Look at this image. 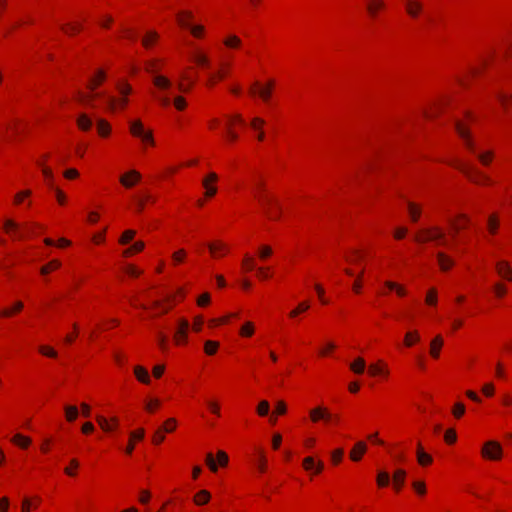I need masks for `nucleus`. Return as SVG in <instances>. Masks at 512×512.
Returning a JSON list of instances; mask_svg holds the SVG:
<instances>
[{"label":"nucleus","mask_w":512,"mask_h":512,"mask_svg":"<svg viewBox=\"0 0 512 512\" xmlns=\"http://www.w3.org/2000/svg\"><path fill=\"white\" fill-rule=\"evenodd\" d=\"M257 188L260 193L257 195V198L264 208L266 215L273 220H277L280 217L281 206L278 201L273 197L265 193L264 184L257 183Z\"/></svg>","instance_id":"nucleus-1"},{"label":"nucleus","mask_w":512,"mask_h":512,"mask_svg":"<svg viewBox=\"0 0 512 512\" xmlns=\"http://www.w3.org/2000/svg\"><path fill=\"white\" fill-rule=\"evenodd\" d=\"M455 167L459 169L470 181L476 184H485L489 183V179L487 176L483 175L480 171L475 169L470 164L457 161Z\"/></svg>","instance_id":"nucleus-2"},{"label":"nucleus","mask_w":512,"mask_h":512,"mask_svg":"<svg viewBox=\"0 0 512 512\" xmlns=\"http://www.w3.org/2000/svg\"><path fill=\"white\" fill-rule=\"evenodd\" d=\"M130 132L135 137L141 138L143 142L151 145L154 144L152 132L145 130L140 120H134L130 122Z\"/></svg>","instance_id":"nucleus-3"},{"label":"nucleus","mask_w":512,"mask_h":512,"mask_svg":"<svg viewBox=\"0 0 512 512\" xmlns=\"http://www.w3.org/2000/svg\"><path fill=\"white\" fill-rule=\"evenodd\" d=\"M482 455L490 460H499L502 456V447L496 441H488L482 448Z\"/></svg>","instance_id":"nucleus-4"},{"label":"nucleus","mask_w":512,"mask_h":512,"mask_svg":"<svg viewBox=\"0 0 512 512\" xmlns=\"http://www.w3.org/2000/svg\"><path fill=\"white\" fill-rule=\"evenodd\" d=\"M444 236L443 232L435 227L422 230L419 234L415 236V240L421 243H425L428 241L440 240Z\"/></svg>","instance_id":"nucleus-5"},{"label":"nucleus","mask_w":512,"mask_h":512,"mask_svg":"<svg viewBox=\"0 0 512 512\" xmlns=\"http://www.w3.org/2000/svg\"><path fill=\"white\" fill-rule=\"evenodd\" d=\"M455 128H456L459 136L463 139L466 147L470 151L475 152V146L471 140V137H470V134H469V131H468L466 125L462 121L457 120L455 122Z\"/></svg>","instance_id":"nucleus-6"},{"label":"nucleus","mask_w":512,"mask_h":512,"mask_svg":"<svg viewBox=\"0 0 512 512\" xmlns=\"http://www.w3.org/2000/svg\"><path fill=\"white\" fill-rule=\"evenodd\" d=\"M141 179V174L136 170H131L120 177V183L125 188H131Z\"/></svg>","instance_id":"nucleus-7"},{"label":"nucleus","mask_w":512,"mask_h":512,"mask_svg":"<svg viewBox=\"0 0 512 512\" xmlns=\"http://www.w3.org/2000/svg\"><path fill=\"white\" fill-rule=\"evenodd\" d=\"M4 229L7 233L11 234L14 238L22 239L24 234L20 231L19 225L12 219L4 220Z\"/></svg>","instance_id":"nucleus-8"},{"label":"nucleus","mask_w":512,"mask_h":512,"mask_svg":"<svg viewBox=\"0 0 512 512\" xmlns=\"http://www.w3.org/2000/svg\"><path fill=\"white\" fill-rule=\"evenodd\" d=\"M189 328V323L185 319H181L179 322V327L175 332V340L178 344L181 342H185L187 340V331Z\"/></svg>","instance_id":"nucleus-9"},{"label":"nucleus","mask_w":512,"mask_h":512,"mask_svg":"<svg viewBox=\"0 0 512 512\" xmlns=\"http://www.w3.org/2000/svg\"><path fill=\"white\" fill-rule=\"evenodd\" d=\"M310 417L313 422H317L320 419L329 421L332 418V415L327 411L326 408L317 407L310 411Z\"/></svg>","instance_id":"nucleus-10"},{"label":"nucleus","mask_w":512,"mask_h":512,"mask_svg":"<svg viewBox=\"0 0 512 512\" xmlns=\"http://www.w3.org/2000/svg\"><path fill=\"white\" fill-rule=\"evenodd\" d=\"M496 270L500 277L511 281L512 280V270L506 261H498L496 263Z\"/></svg>","instance_id":"nucleus-11"},{"label":"nucleus","mask_w":512,"mask_h":512,"mask_svg":"<svg viewBox=\"0 0 512 512\" xmlns=\"http://www.w3.org/2000/svg\"><path fill=\"white\" fill-rule=\"evenodd\" d=\"M96 421L98 423V425L105 431V432H110L112 431L117 425H118V419L116 417H113L111 419V423L108 422V420L103 417V416H100L98 415L96 417Z\"/></svg>","instance_id":"nucleus-12"},{"label":"nucleus","mask_w":512,"mask_h":512,"mask_svg":"<svg viewBox=\"0 0 512 512\" xmlns=\"http://www.w3.org/2000/svg\"><path fill=\"white\" fill-rule=\"evenodd\" d=\"M179 25L183 28H187L191 31L195 37H201L204 27L202 25H192L190 22L185 21L181 17L179 18Z\"/></svg>","instance_id":"nucleus-13"},{"label":"nucleus","mask_w":512,"mask_h":512,"mask_svg":"<svg viewBox=\"0 0 512 512\" xmlns=\"http://www.w3.org/2000/svg\"><path fill=\"white\" fill-rule=\"evenodd\" d=\"M367 446L364 442L359 441L355 444L350 452V457L353 461H359L362 455L366 452Z\"/></svg>","instance_id":"nucleus-14"},{"label":"nucleus","mask_w":512,"mask_h":512,"mask_svg":"<svg viewBox=\"0 0 512 512\" xmlns=\"http://www.w3.org/2000/svg\"><path fill=\"white\" fill-rule=\"evenodd\" d=\"M144 429L140 428L136 431H133L130 433V442L128 444V446L126 447L125 449V452L127 454H131L134 450V441L135 440H142L143 437H144Z\"/></svg>","instance_id":"nucleus-15"},{"label":"nucleus","mask_w":512,"mask_h":512,"mask_svg":"<svg viewBox=\"0 0 512 512\" xmlns=\"http://www.w3.org/2000/svg\"><path fill=\"white\" fill-rule=\"evenodd\" d=\"M406 10L411 17H417L422 10V4L418 0H408Z\"/></svg>","instance_id":"nucleus-16"},{"label":"nucleus","mask_w":512,"mask_h":512,"mask_svg":"<svg viewBox=\"0 0 512 512\" xmlns=\"http://www.w3.org/2000/svg\"><path fill=\"white\" fill-rule=\"evenodd\" d=\"M443 345V339L441 336H436L430 344V354L433 358H438L440 354V349Z\"/></svg>","instance_id":"nucleus-17"},{"label":"nucleus","mask_w":512,"mask_h":512,"mask_svg":"<svg viewBox=\"0 0 512 512\" xmlns=\"http://www.w3.org/2000/svg\"><path fill=\"white\" fill-rule=\"evenodd\" d=\"M417 460L422 466L428 465L432 462V457L424 452L420 442L417 444Z\"/></svg>","instance_id":"nucleus-18"},{"label":"nucleus","mask_w":512,"mask_h":512,"mask_svg":"<svg viewBox=\"0 0 512 512\" xmlns=\"http://www.w3.org/2000/svg\"><path fill=\"white\" fill-rule=\"evenodd\" d=\"M77 125L81 130L89 131L93 125V122L87 114H80L77 118Z\"/></svg>","instance_id":"nucleus-19"},{"label":"nucleus","mask_w":512,"mask_h":512,"mask_svg":"<svg viewBox=\"0 0 512 512\" xmlns=\"http://www.w3.org/2000/svg\"><path fill=\"white\" fill-rule=\"evenodd\" d=\"M385 7L383 0H368L367 10L372 17H375L377 11Z\"/></svg>","instance_id":"nucleus-20"},{"label":"nucleus","mask_w":512,"mask_h":512,"mask_svg":"<svg viewBox=\"0 0 512 512\" xmlns=\"http://www.w3.org/2000/svg\"><path fill=\"white\" fill-rule=\"evenodd\" d=\"M406 477V472L403 469H397L393 474V482L397 491L402 487Z\"/></svg>","instance_id":"nucleus-21"},{"label":"nucleus","mask_w":512,"mask_h":512,"mask_svg":"<svg viewBox=\"0 0 512 512\" xmlns=\"http://www.w3.org/2000/svg\"><path fill=\"white\" fill-rule=\"evenodd\" d=\"M134 373L140 382H142L144 384L150 383V377H149L148 371L145 368H143L142 366H136L134 368Z\"/></svg>","instance_id":"nucleus-22"},{"label":"nucleus","mask_w":512,"mask_h":512,"mask_svg":"<svg viewBox=\"0 0 512 512\" xmlns=\"http://www.w3.org/2000/svg\"><path fill=\"white\" fill-rule=\"evenodd\" d=\"M438 263L443 271L448 270L453 266V260L442 252L437 254Z\"/></svg>","instance_id":"nucleus-23"},{"label":"nucleus","mask_w":512,"mask_h":512,"mask_svg":"<svg viewBox=\"0 0 512 512\" xmlns=\"http://www.w3.org/2000/svg\"><path fill=\"white\" fill-rule=\"evenodd\" d=\"M271 88H272V82L269 83V85L265 88H258V83H255L253 87L251 88V93H256V90L258 89L259 95L267 101L271 95Z\"/></svg>","instance_id":"nucleus-24"},{"label":"nucleus","mask_w":512,"mask_h":512,"mask_svg":"<svg viewBox=\"0 0 512 512\" xmlns=\"http://www.w3.org/2000/svg\"><path fill=\"white\" fill-rule=\"evenodd\" d=\"M64 411H65L66 420L68 422H74L79 415L78 408L74 405H66L64 407Z\"/></svg>","instance_id":"nucleus-25"},{"label":"nucleus","mask_w":512,"mask_h":512,"mask_svg":"<svg viewBox=\"0 0 512 512\" xmlns=\"http://www.w3.org/2000/svg\"><path fill=\"white\" fill-rule=\"evenodd\" d=\"M366 363L363 358H357L350 364V369L355 374H362L365 371Z\"/></svg>","instance_id":"nucleus-26"},{"label":"nucleus","mask_w":512,"mask_h":512,"mask_svg":"<svg viewBox=\"0 0 512 512\" xmlns=\"http://www.w3.org/2000/svg\"><path fill=\"white\" fill-rule=\"evenodd\" d=\"M153 82L156 87H158L159 89H162V90L168 89L171 86L170 80L161 75L155 76L153 79Z\"/></svg>","instance_id":"nucleus-27"},{"label":"nucleus","mask_w":512,"mask_h":512,"mask_svg":"<svg viewBox=\"0 0 512 512\" xmlns=\"http://www.w3.org/2000/svg\"><path fill=\"white\" fill-rule=\"evenodd\" d=\"M208 248L213 256H218L219 254H224L227 251V248L222 243H210Z\"/></svg>","instance_id":"nucleus-28"},{"label":"nucleus","mask_w":512,"mask_h":512,"mask_svg":"<svg viewBox=\"0 0 512 512\" xmlns=\"http://www.w3.org/2000/svg\"><path fill=\"white\" fill-rule=\"evenodd\" d=\"M151 200H152V197L148 193L143 194V196L136 197L135 198L136 211L139 213L142 212L144 209V206H145V201H151Z\"/></svg>","instance_id":"nucleus-29"},{"label":"nucleus","mask_w":512,"mask_h":512,"mask_svg":"<svg viewBox=\"0 0 512 512\" xmlns=\"http://www.w3.org/2000/svg\"><path fill=\"white\" fill-rule=\"evenodd\" d=\"M97 129L98 133L103 137L107 136L110 133V125L106 120L103 119H99L97 121Z\"/></svg>","instance_id":"nucleus-30"},{"label":"nucleus","mask_w":512,"mask_h":512,"mask_svg":"<svg viewBox=\"0 0 512 512\" xmlns=\"http://www.w3.org/2000/svg\"><path fill=\"white\" fill-rule=\"evenodd\" d=\"M408 211H409L411 220L413 222H416L419 219L420 214H421L420 208L416 204H414L412 202H408Z\"/></svg>","instance_id":"nucleus-31"},{"label":"nucleus","mask_w":512,"mask_h":512,"mask_svg":"<svg viewBox=\"0 0 512 512\" xmlns=\"http://www.w3.org/2000/svg\"><path fill=\"white\" fill-rule=\"evenodd\" d=\"M390 483V475L386 471H379L377 474V484L379 487H386Z\"/></svg>","instance_id":"nucleus-32"},{"label":"nucleus","mask_w":512,"mask_h":512,"mask_svg":"<svg viewBox=\"0 0 512 512\" xmlns=\"http://www.w3.org/2000/svg\"><path fill=\"white\" fill-rule=\"evenodd\" d=\"M143 248H144V243L142 241H137L130 248L125 249L123 251V255L125 257H129L133 253L140 252Z\"/></svg>","instance_id":"nucleus-33"},{"label":"nucleus","mask_w":512,"mask_h":512,"mask_svg":"<svg viewBox=\"0 0 512 512\" xmlns=\"http://www.w3.org/2000/svg\"><path fill=\"white\" fill-rule=\"evenodd\" d=\"M210 499V493L207 490H201L199 491L195 496V503L197 505L205 504Z\"/></svg>","instance_id":"nucleus-34"},{"label":"nucleus","mask_w":512,"mask_h":512,"mask_svg":"<svg viewBox=\"0 0 512 512\" xmlns=\"http://www.w3.org/2000/svg\"><path fill=\"white\" fill-rule=\"evenodd\" d=\"M12 441L15 444L19 445L20 447H22V448L28 447L30 445V443H31V439L30 438H28L26 436H23L21 434H16L13 437Z\"/></svg>","instance_id":"nucleus-35"},{"label":"nucleus","mask_w":512,"mask_h":512,"mask_svg":"<svg viewBox=\"0 0 512 512\" xmlns=\"http://www.w3.org/2000/svg\"><path fill=\"white\" fill-rule=\"evenodd\" d=\"M105 79V72L103 70H99L97 75L91 79L88 87L93 91L103 80Z\"/></svg>","instance_id":"nucleus-36"},{"label":"nucleus","mask_w":512,"mask_h":512,"mask_svg":"<svg viewBox=\"0 0 512 512\" xmlns=\"http://www.w3.org/2000/svg\"><path fill=\"white\" fill-rule=\"evenodd\" d=\"M61 266L59 260H52L48 264L41 267L40 272L43 275L48 274L51 270L58 269Z\"/></svg>","instance_id":"nucleus-37"},{"label":"nucleus","mask_w":512,"mask_h":512,"mask_svg":"<svg viewBox=\"0 0 512 512\" xmlns=\"http://www.w3.org/2000/svg\"><path fill=\"white\" fill-rule=\"evenodd\" d=\"M384 284L388 289L395 290L399 296L406 295V290L403 286H401L395 282H392V281H386Z\"/></svg>","instance_id":"nucleus-38"},{"label":"nucleus","mask_w":512,"mask_h":512,"mask_svg":"<svg viewBox=\"0 0 512 512\" xmlns=\"http://www.w3.org/2000/svg\"><path fill=\"white\" fill-rule=\"evenodd\" d=\"M193 60L197 64H199V65H201L203 67H208L209 66V59H208V57L205 54L201 53V52H195L193 54Z\"/></svg>","instance_id":"nucleus-39"},{"label":"nucleus","mask_w":512,"mask_h":512,"mask_svg":"<svg viewBox=\"0 0 512 512\" xmlns=\"http://www.w3.org/2000/svg\"><path fill=\"white\" fill-rule=\"evenodd\" d=\"M219 347V343L216 341L208 340L204 344L205 353L208 355H214Z\"/></svg>","instance_id":"nucleus-40"},{"label":"nucleus","mask_w":512,"mask_h":512,"mask_svg":"<svg viewBox=\"0 0 512 512\" xmlns=\"http://www.w3.org/2000/svg\"><path fill=\"white\" fill-rule=\"evenodd\" d=\"M309 307H310L309 303L307 301H303L294 310H292L289 313V316L292 318L296 317L300 313L307 311L309 309Z\"/></svg>","instance_id":"nucleus-41"},{"label":"nucleus","mask_w":512,"mask_h":512,"mask_svg":"<svg viewBox=\"0 0 512 512\" xmlns=\"http://www.w3.org/2000/svg\"><path fill=\"white\" fill-rule=\"evenodd\" d=\"M224 44L227 46V47H230V48H235V47H239L241 45V40L239 37H237L236 35H230L228 36L225 40H224Z\"/></svg>","instance_id":"nucleus-42"},{"label":"nucleus","mask_w":512,"mask_h":512,"mask_svg":"<svg viewBox=\"0 0 512 512\" xmlns=\"http://www.w3.org/2000/svg\"><path fill=\"white\" fill-rule=\"evenodd\" d=\"M254 333V325L252 322H246L240 329V334L245 337H250Z\"/></svg>","instance_id":"nucleus-43"},{"label":"nucleus","mask_w":512,"mask_h":512,"mask_svg":"<svg viewBox=\"0 0 512 512\" xmlns=\"http://www.w3.org/2000/svg\"><path fill=\"white\" fill-rule=\"evenodd\" d=\"M136 232L134 230H126L121 235L119 242L122 245L128 244L135 236Z\"/></svg>","instance_id":"nucleus-44"},{"label":"nucleus","mask_w":512,"mask_h":512,"mask_svg":"<svg viewBox=\"0 0 512 512\" xmlns=\"http://www.w3.org/2000/svg\"><path fill=\"white\" fill-rule=\"evenodd\" d=\"M499 226V220L496 215H491L488 218V229L490 233L495 234Z\"/></svg>","instance_id":"nucleus-45"},{"label":"nucleus","mask_w":512,"mask_h":512,"mask_svg":"<svg viewBox=\"0 0 512 512\" xmlns=\"http://www.w3.org/2000/svg\"><path fill=\"white\" fill-rule=\"evenodd\" d=\"M419 340V334L417 331H413V332H408L406 333L405 335V345L406 346H412L414 342L418 341Z\"/></svg>","instance_id":"nucleus-46"},{"label":"nucleus","mask_w":512,"mask_h":512,"mask_svg":"<svg viewBox=\"0 0 512 512\" xmlns=\"http://www.w3.org/2000/svg\"><path fill=\"white\" fill-rule=\"evenodd\" d=\"M158 34L155 31H150L142 40V44L144 47L148 48L151 43L157 40Z\"/></svg>","instance_id":"nucleus-47"},{"label":"nucleus","mask_w":512,"mask_h":512,"mask_svg":"<svg viewBox=\"0 0 512 512\" xmlns=\"http://www.w3.org/2000/svg\"><path fill=\"white\" fill-rule=\"evenodd\" d=\"M270 405L269 402L266 400H262L257 407V413L260 416H266L269 413Z\"/></svg>","instance_id":"nucleus-48"},{"label":"nucleus","mask_w":512,"mask_h":512,"mask_svg":"<svg viewBox=\"0 0 512 512\" xmlns=\"http://www.w3.org/2000/svg\"><path fill=\"white\" fill-rule=\"evenodd\" d=\"M176 425H177V422L174 418H169L168 420H166V422L164 423V426L161 427L160 429H162L163 432H172L175 430L176 428Z\"/></svg>","instance_id":"nucleus-49"},{"label":"nucleus","mask_w":512,"mask_h":512,"mask_svg":"<svg viewBox=\"0 0 512 512\" xmlns=\"http://www.w3.org/2000/svg\"><path fill=\"white\" fill-rule=\"evenodd\" d=\"M185 257L186 251L184 249H179L172 254V260L175 264L183 262Z\"/></svg>","instance_id":"nucleus-50"},{"label":"nucleus","mask_w":512,"mask_h":512,"mask_svg":"<svg viewBox=\"0 0 512 512\" xmlns=\"http://www.w3.org/2000/svg\"><path fill=\"white\" fill-rule=\"evenodd\" d=\"M497 98L500 101L503 108L507 109L509 102L512 101V94L508 95L506 93H498Z\"/></svg>","instance_id":"nucleus-51"},{"label":"nucleus","mask_w":512,"mask_h":512,"mask_svg":"<svg viewBox=\"0 0 512 512\" xmlns=\"http://www.w3.org/2000/svg\"><path fill=\"white\" fill-rule=\"evenodd\" d=\"M272 255V249L271 247L267 246V245H262L260 248H259V257L264 260L268 257H270Z\"/></svg>","instance_id":"nucleus-52"},{"label":"nucleus","mask_w":512,"mask_h":512,"mask_svg":"<svg viewBox=\"0 0 512 512\" xmlns=\"http://www.w3.org/2000/svg\"><path fill=\"white\" fill-rule=\"evenodd\" d=\"M426 303L429 305H436L437 303V292L435 289H430L426 296Z\"/></svg>","instance_id":"nucleus-53"},{"label":"nucleus","mask_w":512,"mask_h":512,"mask_svg":"<svg viewBox=\"0 0 512 512\" xmlns=\"http://www.w3.org/2000/svg\"><path fill=\"white\" fill-rule=\"evenodd\" d=\"M99 96L98 93L96 94H91V95H84L82 93H79L78 94V100L82 103H85L87 105H90V106H93V104L91 103V99L94 98V97H97Z\"/></svg>","instance_id":"nucleus-54"},{"label":"nucleus","mask_w":512,"mask_h":512,"mask_svg":"<svg viewBox=\"0 0 512 512\" xmlns=\"http://www.w3.org/2000/svg\"><path fill=\"white\" fill-rule=\"evenodd\" d=\"M369 373L373 376L375 375H378V374H386L387 371L384 370L380 365L378 364H371L369 366Z\"/></svg>","instance_id":"nucleus-55"},{"label":"nucleus","mask_w":512,"mask_h":512,"mask_svg":"<svg viewBox=\"0 0 512 512\" xmlns=\"http://www.w3.org/2000/svg\"><path fill=\"white\" fill-rule=\"evenodd\" d=\"M202 184H203L204 188L206 189V196L212 197V196H214L216 194V192H217L216 187L211 186L210 184H208V180L207 179H203Z\"/></svg>","instance_id":"nucleus-56"},{"label":"nucleus","mask_w":512,"mask_h":512,"mask_svg":"<svg viewBox=\"0 0 512 512\" xmlns=\"http://www.w3.org/2000/svg\"><path fill=\"white\" fill-rule=\"evenodd\" d=\"M478 158L482 164L488 165L493 158V154L492 152L479 153Z\"/></svg>","instance_id":"nucleus-57"},{"label":"nucleus","mask_w":512,"mask_h":512,"mask_svg":"<svg viewBox=\"0 0 512 512\" xmlns=\"http://www.w3.org/2000/svg\"><path fill=\"white\" fill-rule=\"evenodd\" d=\"M315 466V460L313 457H306L303 459V467L307 471H312Z\"/></svg>","instance_id":"nucleus-58"},{"label":"nucleus","mask_w":512,"mask_h":512,"mask_svg":"<svg viewBox=\"0 0 512 512\" xmlns=\"http://www.w3.org/2000/svg\"><path fill=\"white\" fill-rule=\"evenodd\" d=\"M206 464L210 468L211 471L216 472L218 470V467L216 465V462L214 460V457L212 453H208L206 456Z\"/></svg>","instance_id":"nucleus-59"},{"label":"nucleus","mask_w":512,"mask_h":512,"mask_svg":"<svg viewBox=\"0 0 512 512\" xmlns=\"http://www.w3.org/2000/svg\"><path fill=\"white\" fill-rule=\"evenodd\" d=\"M243 266L248 271L253 270L255 268V263H254L253 258L250 257L249 255H245V257L243 259Z\"/></svg>","instance_id":"nucleus-60"},{"label":"nucleus","mask_w":512,"mask_h":512,"mask_svg":"<svg viewBox=\"0 0 512 512\" xmlns=\"http://www.w3.org/2000/svg\"><path fill=\"white\" fill-rule=\"evenodd\" d=\"M465 413V406L462 403H456L453 409L455 417L460 418Z\"/></svg>","instance_id":"nucleus-61"},{"label":"nucleus","mask_w":512,"mask_h":512,"mask_svg":"<svg viewBox=\"0 0 512 512\" xmlns=\"http://www.w3.org/2000/svg\"><path fill=\"white\" fill-rule=\"evenodd\" d=\"M39 351L46 355V356H49V357H53L55 358L57 356V353L55 350H53L52 348L50 347H47V346H40L39 347Z\"/></svg>","instance_id":"nucleus-62"},{"label":"nucleus","mask_w":512,"mask_h":512,"mask_svg":"<svg viewBox=\"0 0 512 512\" xmlns=\"http://www.w3.org/2000/svg\"><path fill=\"white\" fill-rule=\"evenodd\" d=\"M160 401L158 399H151L146 402L145 409L149 412H152L154 408L159 407Z\"/></svg>","instance_id":"nucleus-63"},{"label":"nucleus","mask_w":512,"mask_h":512,"mask_svg":"<svg viewBox=\"0 0 512 512\" xmlns=\"http://www.w3.org/2000/svg\"><path fill=\"white\" fill-rule=\"evenodd\" d=\"M165 439V436L163 434V431L162 429H158L155 431L154 435H153V443L155 444H160L161 442H163Z\"/></svg>","instance_id":"nucleus-64"}]
</instances>
